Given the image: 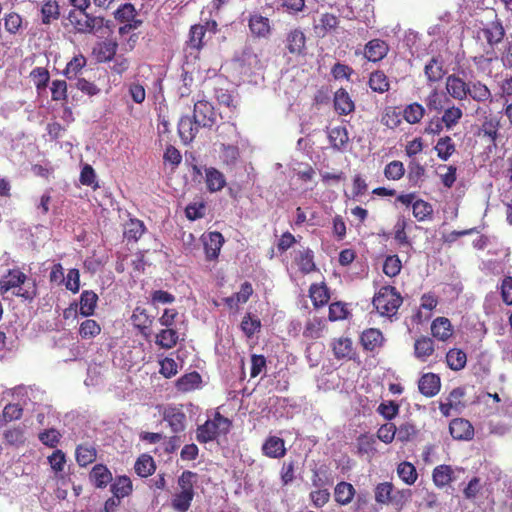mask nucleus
<instances>
[{"mask_svg":"<svg viewBox=\"0 0 512 512\" xmlns=\"http://www.w3.org/2000/svg\"><path fill=\"white\" fill-rule=\"evenodd\" d=\"M328 139L333 149L343 150L349 141L348 131L345 127H334L328 132Z\"/></svg>","mask_w":512,"mask_h":512,"instance_id":"393cba45","label":"nucleus"},{"mask_svg":"<svg viewBox=\"0 0 512 512\" xmlns=\"http://www.w3.org/2000/svg\"><path fill=\"white\" fill-rule=\"evenodd\" d=\"M432 335L441 340L445 341L452 336L453 330L449 319L445 317L436 318L431 325Z\"/></svg>","mask_w":512,"mask_h":512,"instance_id":"5701e85b","label":"nucleus"},{"mask_svg":"<svg viewBox=\"0 0 512 512\" xmlns=\"http://www.w3.org/2000/svg\"><path fill=\"white\" fill-rule=\"evenodd\" d=\"M451 436L456 440H469L474 435V429L468 420L457 418L450 422Z\"/></svg>","mask_w":512,"mask_h":512,"instance_id":"9b49d317","label":"nucleus"},{"mask_svg":"<svg viewBox=\"0 0 512 512\" xmlns=\"http://www.w3.org/2000/svg\"><path fill=\"white\" fill-rule=\"evenodd\" d=\"M195 473L184 471L178 478L179 491L172 499V507L177 512H186L194 498L193 478Z\"/></svg>","mask_w":512,"mask_h":512,"instance_id":"f03ea898","label":"nucleus"},{"mask_svg":"<svg viewBox=\"0 0 512 512\" xmlns=\"http://www.w3.org/2000/svg\"><path fill=\"white\" fill-rule=\"evenodd\" d=\"M264 455L270 458H280L285 455L284 440L279 437H269L262 446Z\"/></svg>","mask_w":512,"mask_h":512,"instance_id":"412c9836","label":"nucleus"},{"mask_svg":"<svg viewBox=\"0 0 512 512\" xmlns=\"http://www.w3.org/2000/svg\"><path fill=\"white\" fill-rule=\"evenodd\" d=\"M239 155V149L236 145L224 143L221 144L220 157L225 165H235L238 161Z\"/></svg>","mask_w":512,"mask_h":512,"instance_id":"8fccbe9b","label":"nucleus"},{"mask_svg":"<svg viewBox=\"0 0 512 512\" xmlns=\"http://www.w3.org/2000/svg\"><path fill=\"white\" fill-rule=\"evenodd\" d=\"M145 231V226L138 219H131L125 226L124 236L128 240L137 241Z\"/></svg>","mask_w":512,"mask_h":512,"instance_id":"864d4df0","label":"nucleus"},{"mask_svg":"<svg viewBox=\"0 0 512 512\" xmlns=\"http://www.w3.org/2000/svg\"><path fill=\"white\" fill-rule=\"evenodd\" d=\"M268 7L277 11L284 10L288 14L295 15L303 11L305 0H275Z\"/></svg>","mask_w":512,"mask_h":512,"instance_id":"a878e982","label":"nucleus"},{"mask_svg":"<svg viewBox=\"0 0 512 512\" xmlns=\"http://www.w3.org/2000/svg\"><path fill=\"white\" fill-rule=\"evenodd\" d=\"M205 182L209 192L221 191L226 186L224 174L214 167L205 169Z\"/></svg>","mask_w":512,"mask_h":512,"instance_id":"dca6fc26","label":"nucleus"},{"mask_svg":"<svg viewBox=\"0 0 512 512\" xmlns=\"http://www.w3.org/2000/svg\"><path fill=\"white\" fill-rule=\"evenodd\" d=\"M224 243V238L220 232H210L203 237L204 250L207 260H215L219 256V252Z\"/></svg>","mask_w":512,"mask_h":512,"instance_id":"9d476101","label":"nucleus"},{"mask_svg":"<svg viewBox=\"0 0 512 512\" xmlns=\"http://www.w3.org/2000/svg\"><path fill=\"white\" fill-rule=\"evenodd\" d=\"M401 304L402 297L392 286L382 287L373 298V305L382 316L394 315Z\"/></svg>","mask_w":512,"mask_h":512,"instance_id":"7ed1b4c3","label":"nucleus"},{"mask_svg":"<svg viewBox=\"0 0 512 512\" xmlns=\"http://www.w3.org/2000/svg\"><path fill=\"white\" fill-rule=\"evenodd\" d=\"M68 19L77 32L85 34L96 33L109 23L103 17L88 14L86 11H70Z\"/></svg>","mask_w":512,"mask_h":512,"instance_id":"20e7f679","label":"nucleus"},{"mask_svg":"<svg viewBox=\"0 0 512 512\" xmlns=\"http://www.w3.org/2000/svg\"><path fill=\"white\" fill-rule=\"evenodd\" d=\"M85 65L86 58L83 55H77L68 62L64 74L68 79L76 78Z\"/></svg>","mask_w":512,"mask_h":512,"instance_id":"6e6d98bb","label":"nucleus"},{"mask_svg":"<svg viewBox=\"0 0 512 512\" xmlns=\"http://www.w3.org/2000/svg\"><path fill=\"white\" fill-rule=\"evenodd\" d=\"M424 114L425 108L417 102L407 105L403 110V117L409 124L419 123Z\"/></svg>","mask_w":512,"mask_h":512,"instance_id":"ea45409f","label":"nucleus"},{"mask_svg":"<svg viewBox=\"0 0 512 512\" xmlns=\"http://www.w3.org/2000/svg\"><path fill=\"white\" fill-rule=\"evenodd\" d=\"M98 301V295L92 290H84L79 301V311L82 316L88 317L94 314Z\"/></svg>","mask_w":512,"mask_h":512,"instance_id":"4be33fe9","label":"nucleus"},{"mask_svg":"<svg viewBox=\"0 0 512 512\" xmlns=\"http://www.w3.org/2000/svg\"><path fill=\"white\" fill-rule=\"evenodd\" d=\"M59 6L54 1H47L42 5L41 15L44 24H50L59 17Z\"/></svg>","mask_w":512,"mask_h":512,"instance_id":"13d9d810","label":"nucleus"},{"mask_svg":"<svg viewBox=\"0 0 512 512\" xmlns=\"http://www.w3.org/2000/svg\"><path fill=\"white\" fill-rule=\"evenodd\" d=\"M324 327V320L314 317L306 323L303 335L307 338L317 339L321 336Z\"/></svg>","mask_w":512,"mask_h":512,"instance_id":"5fc2aeb1","label":"nucleus"},{"mask_svg":"<svg viewBox=\"0 0 512 512\" xmlns=\"http://www.w3.org/2000/svg\"><path fill=\"white\" fill-rule=\"evenodd\" d=\"M469 84L458 75L451 74L446 78V90L450 97L455 100L463 101L467 99L469 93Z\"/></svg>","mask_w":512,"mask_h":512,"instance_id":"0eeeda50","label":"nucleus"},{"mask_svg":"<svg viewBox=\"0 0 512 512\" xmlns=\"http://www.w3.org/2000/svg\"><path fill=\"white\" fill-rule=\"evenodd\" d=\"M231 427V421L222 416L219 412L214 414L213 419H208L197 428L196 439L200 443H208L217 439L221 434H227Z\"/></svg>","mask_w":512,"mask_h":512,"instance_id":"f257e3e1","label":"nucleus"},{"mask_svg":"<svg viewBox=\"0 0 512 512\" xmlns=\"http://www.w3.org/2000/svg\"><path fill=\"white\" fill-rule=\"evenodd\" d=\"M131 320L136 328H138L142 333L151 326L152 319L147 314L146 310L141 307H136L131 316Z\"/></svg>","mask_w":512,"mask_h":512,"instance_id":"c03bdc74","label":"nucleus"},{"mask_svg":"<svg viewBox=\"0 0 512 512\" xmlns=\"http://www.w3.org/2000/svg\"><path fill=\"white\" fill-rule=\"evenodd\" d=\"M462 116V109L458 106L452 105L444 109L441 120L444 123L446 129L450 130L459 123Z\"/></svg>","mask_w":512,"mask_h":512,"instance_id":"f704fd0d","label":"nucleus"},{"mask_svg":"<svg viewBox=\"0 0 512 512\" xmlns=\"http://www.w3.org/2000/svg\"><path fill=\"white\" fill-rule=\"evenodd\" d=\"M401 261L397 255L388 256L383 264V272L389 277L397 276L401 271Z\"/></svg>","mask_w":512,"mask_h":512,"instance_id":"e2e57ef3","label":"nucleus"},{"mask_svg":"<svg viewBox=\"0 0 512 512\" xmlns=\"http://www.w3.org/2000/svg\"><path fill=\"white\" fill-rule=\"evenodd\" d=\"M446 362L450 369L454 371H459L463 369L466 365V353L460 349H450L446 355Z\"/></svg>","mask_w":512,"mask_h":512,"instance_id":"473e14b6","label":"nucleus"},{"mask_svg":"<svg viewBox=\"0 0 512 512\" xmlns=\"http://www.w3.org/2000/svg\"><path fill=\"white\" fill-rule=\"evenodd\" d=\"M339 24L338 18L330 13H324L320 16L318 23L315 25L317 33L325 35L335 29Z\"/></svg>","mask_w":512,"mask_h":512,"instance_id":"a19ab883","label":"nucleus"},{"mask_svg":"<svg viewBox=\"0 0 512 512\" xmlns=\"http://www.w3.org/2000/svg\"><path fill=\"white\" fill-rule=\"evenodd\" d=\"M397 474L407 485H412L417 480V471L410 462H402L398 465Z\"/></svg>","mask_w":512,"mask_h":512,"instance_id":"de8ad7c7","label":"nucleus"},{"mask_svg":"<svg viewBox=\"0 0 512 512\" xmlns=\"http://www.w3.org/2000/svg\"><path fill=\"white\" fill-rule=\"evenodd\" d=\"M389 46L381 39H372L366 43L364 57L371 62L381 61L388 54Z\"/></svg>","mask_w":512,"mask_h":512,"instance_id":"6e6552de","label":"nucleus"},{"mask_svg":"<svg viewBox=\"0 0 512 512\" xmlns=\"http://www.w3.org/2000/svg\"><path fill=\"white\" fill-rule=\"evenodd\" d=\"M334 356L337 359L351 358L353 353L352 341L346 337L334 339L332 342Z\"/></svg>","mask_w":512,"mask_h":512,"instance_id":"c85d7f7f","label":"nucleus"},{"mask_svg":"<svg viewBox=\"0 0 512 512\" xmlns=\"http://www.w3.org/2000/svg\"><path fill=\"white\" fill-rule=\"evenodd\" d=\"M424 73L429 82H437L441 80L446 73L443 59L441 57H432L425 64Z\"/></svg>","mask_w":512,"mask_h":512,"instance_id":"6ab92c4d","label":"nucleus"},{"mask_svg":"<svg viewBox=\"0 0 512 512\" xmlns=\"http://www.w3.org/2000/svg\"><path fill=\"white\" fill-rule=\"evenodd\" d=\"M468 97L479 103H491L493 100L490 89L480 81H470Z\"/></svg>","mask_w":512,"mask_h":512,"instance_id":"a211bd4d","label":"nucleus"},{"mask_svg":"<svg viewBox=\"0 0 512 512\" xmlns=\"http://www.w3.org/2000/svg\"><path fill=\"white\" fill-rule=\"evenodd\" d=\"M117 43L113 40L104 41L99 48L98 58L101 61H110L116 54Z\"/></svg>","mask_w":512,"mask_h":512,"instance_id":"338daca9","label":"nucleus"},{"mask_svg":"<svg viewBox=\"0 0 512 512\" xmlns=\"http://www.w3.org/2000/svg\"><path fill=\"white\" fill-rule=\"evenodd\" d=\"M201 376L197 372L183 375L176 381V388L181 392H189L199 387Z\"/></svg>","mask_w":512,"mask_h":512,"instance_id":"7c9ffc66","label":"nucleus"},{"mask_svg":"<svg viewBox=\"0 0 512 512\" xmlns=\"http://www.w3.org/2000/svg\"><path fill=\"white\" fill-rule=\"evenodd\" d=\"M101 332L100 325L93 319H86L80 324L79 334L83 339H91Z\"/></svg>","mask_w":512,"mask_h":512,"instance_id":"4d7b16f0","label":"nucleus"},{"mask_svg":"<svg viewBox=\"0 0 512 512\" xmlns=\"http://www.w3.org/2000/svg\"><path fill=\"white\" fill-rule=\"evenodd\" d=\"M31 78L38 91L43 90L47 87L49 81V72L42 67L34 68L30 73Z\"/></svg>","mask_w":512,"mask_h":512,"instance_id":"052dcab7","label":"nucleus"},{"mask_svg":"<svg viewBox=\"0 0 512 512\" xmlns=\"http://www.w3.org/2000/svg\"><path fill=\"white\" fill-rule=\"evenodd\" d=\"M381 123L390 129H394L401 124L400 112L394 108H387L381 118Z\"/></svg>","mask_w":512,"mask_h":512,"instance_id":"774afa93","label":"nucleus"},{"mask_svg":"<svg viewBox=\"0 0 512 512\" xmlns=\"http://www.w3.org/2000/svg\"><path fill=\"white\" fill-rule=\"evenodd\" d=\"M414 349L416 357L425 361L434 352L433 341L430 338L422 337L416 340Z\"/></svg>","mask_w":512,"mask_h":512,"instance_id":"49530a36","label":"nucleus"},{"mask_svg":"<svg viewBox=\"0 0 512 512\" xmlns=\"http://www.w3.org/2000/svg\"><path fill=\"white\" fill-rule=\"evenodd\" d=\"M96 452L93 447L80 445L76 449V460L80 466H86L95 460Z\"/></svg>","mask_w":512,"mask_h":512,"instance_id":"bf43d9fd","label":"nucleus"},{"mask_svg":"<svg viewBox=\"0 0 512 512\" xmlns=\"http://www.w3.org/2000/svg\"><path fill=\"white\" fill-rule=\"evenodd\" d=\"M405 172L404 165L400 161H392L386 165L384 175L389 180H399L403 177Z\"/></svg>","mask_w":512,"mask_h":512,"instance_id":"0e129e2a","label":"nucleus"},{"mask_svg":"<svg viewBox=\"0 0 512 512\" xmlns=\"http://www.w3.org/2000/svg\"><path fill=\"white\" fill-rule=\"evenodd\" d=\"M432 477L437 487H445L453 480V469L449 465H439L434 468Z\"/></svg>","mask_w":512,"mask_h":512,"instance_id":"c756f323","label":"nucleus"},{"mask_svg":"<svg viewBox=\"0 0 512 512\" xmlns=\"http://www.w3.org/2000/svg\"><path fill=\"white\" fill-rule=\"evenodd\" d=\"M435 150L437 152V156L441 160L446 161L455 152V145L451 137L445 136L438 140Z\"/></svg>","mask_w":512,"mask_h":512,"instance_id":"a18cd8bd","label":"nucleus"},{"mask_svg":"<svg viewBox=\"0 0 512 512\" xmlns=\"http://www.w3.org/2000/svg\"><path fill=\"white\" fill-rule=\"evenodd\" d=\"M482 33L487 43L490 46H494L503 40L505 36V29L502 22L499 19H496L483 28Z\"/></svg>","mask_w":512,"mask_h":512,"instance_id":"2eb2a0df","label":"nucleus"},{"mask_svg":"<svg viewBox=\"0 0 512 512\" xmlns=\"http://www.w3.org/2000/svg\"><path fill=\"white\" fill-rule=\"evenodd\" d=\"M111 492L116 498L122 499L132 492V482L127 476H119L111 485Z\"/></svg>","mask_w":512,"mask_h":512,"instance_id":"2f4dec72","label":"nucleus"},{"mask_svg":"<svg viewBox=\"0 0 512 512\" xmlns=\"http://www.w3.org/2000/svg\"><path fill=\"white\" fill-rule=\"evenodd\" d=\"M250 32L257 38H267L271 34L270 19L260 14H253L248 23Z\"/></svg>","mask_w":512,"mask_h":512,"instance_id":"1a4fd4ad","label":"nucleus"},{"mask_svg":"<svg viewBox=\"0 0 512 512\" xmlns=\"http://www.w3.org/2000/svg\"><path fill=\"white\" fill-rule=\"evenodd\" d=\"M179 339L177 331L173 329H163L156 335V344L162 348L170 349L174 347Z\"/></svg>","mask_w":512,"mask_h":512,"instance_id":"79ce46f5","label":"nucleus"},{"mask_svg":"<svg viewBox=\"0 0 512 512\" xmlns=\"http://www.w3.org/2000/svg\"><path fill=\"white\" fill-rule=\"evenodd\" d=\"M310 298L315 307H322L329 301L328 289L324 284H313L309 290Z\"/></svg>","mask_w":512,"mask_h":512,"instance_id":"72a5a7b5","label":"nucleus"},{"mask_svg":"<svg viewBox=\"0 0 512 512\" xmlns=\"http://www.w3.org/2000/svg\"><path fill=\"white\" fill-rule=\"evenodd\" d=\"M334 108L340 115H347L354 110V102L345 89L341 88L335 92Z\"/></svg>","mask_w":512,"mask_h":512,"instance_id":"aec40b11","label":"nucleus"},{"mask_svg":"<svg viewBox=\"0 0 512 512\" xmlns=\"http://www.w3.org/2000/svg\"><path fill=\"white\" fill-rule=\"evenodd\" d=\"M369 87L378 93H384L389 90V81L387 76L382 71H374L370 74L369 77Z\"/></svg>","mask_w":512,"mask_h":512,"instance_id":"e433bc0d","label":"nucleus"},{"mask_svg":"<svg viewBox=\"0 0 512 512\" xmlns=\"http://www.w3.org/2000/svg\"><path fill=\"white\" fill-rule=\"evenodd\" d=\"M215 97L220 105H224L231 110H235L239 105V97L223 88L215 89Z\"/></svg>","mask_w":512,"mask_h":512,"instance_id":"58836bf2","label":"nucleus"},{"mask_svg":"<svg viewBox=\"0 0 512 512\" xmlns=\"http://www.w3.org/2000/svg\"><path fill=\"white\" fill-rule=\"evenodd\" d=\"M296 263L303 273H310L315 270V263L313 261V252L310 249L299 251L296 258Z\"/></svg>","mask_w":512,"mask_h":512,"instance_id":"37998d69","label":"nucleus"},{"mask_svg":"<svg viewBox=\"0 0 512 512\" xmlns=\"http://www.w3.org/2000/svg\"><path fill=\"white\" fill-rule=\"evenodd\" d=\"M355 495V489L352 484L340 482L334 490L335 501L341 505L349 504Z\"/></svg>","mask_w":512,"mask_h":512,"instance_id":"cd10ccee","label":"nucleus"},{"mask_svg":"<svg viewBox=\"0 0 512 512\" xmlns=\"http://www.w3.org/2000/svg\"><path fill=\"white\" fill-rule=\"evenodd\" d=\"M200 128L193 116H183L178 123V133L185 144L190 143L196 137Z\"/></svg>","mask_w":512,"mask_h":512,"instance_id":"f8f14e48","label":"nucleus"},{"mask_svg":"<svg viewBox=\"0 0 512 512\" xmlns=\"http://www.w3.org/2000/svg\"><path fill=\"white\" fill-rule=\"evenodd\" d=\"M441 387L440 377L434 373L424 374L418 383L419 391L426 397H433Z\"/></svg>","mask_w":512,"mask_h":512,"instance_id":"ddd939ff","label":"nucleus"},{"mask_svg":"<svg viewBox=\"0 0 512 512\" xmlns=\"http://www.w3.org/2000/svg\"><path fill=\"white\" fill-rule=\"evenodd\" d=\"M393 490L391 482L379 483L375 488V501L379 504H389L392 501Z\"/></svg>","mask_w":512,"mask_h":512,"instance_id":"3c124183","label":"nucleus"},{"mask_svg":"<svg viewBox=\"0 0 512 512\" xmlns=\"http://www.w3.org/2000/svg\"><path fill=\"white\" fill-rule=\"evenodd\" d=\"M446 102H450L443 93L433 89L425 99V104L430 111L440 112L444 109Z\"/></svg>","mask_w":512,"mask_h":512,"instance_id":"c9c22d12","label":"nucleus"},{"mask_svg":"<svg viewBox=\"0 0 512 512\" xmlns=\"http://www.w3.org/2000/svg\"><path fill=\"white\" fill-rule=\"evenodd\" d=\"M115 18L121 22L131 23L135 20L136 11L132 4L125 3L121 5L114 13Z\"/></svg>","mask_w":512,"mask_h":512,"instance_id":"680f3d73","label":"nucleus"},{"mask_svg":"<svg viewBox=\"0 0 512 512\" xmlns=\"http://www.w3.org/2000/svg\"><path fill=\"white\" fill-rule=\"evenodd\" d=\"M161 415L173 433L177 434L186 429L187 419L182 406L167 405Z\"/></svg>","mask_w":512,"mask_h":512,"instance_id":"423d86ee","label":"nucleus"},{"mask_svg":"<svg viewBox=\"0 0 512 512\" xmlns=\"http://www.w3.org/2000/svg\"><path fill=\"white\" fill-rule=\"evenodd\" d=\"M306 37L302 30L293 29L287 34L286 48L289 53L301 55L305 50Z\"/></svg>","mask_w":512,"mask_h":512,"instance_id":"4468645a","label":"nucleus"},{"mask_svg":"<svg viewBox=\"0 0 512 512\" xmlns=\"http://www.w3.org/2000/svg\"><path fill=\"white\" fill-rule=\"evenodd\" d=\"M193 119L201 128H212L217 123V113L213 105L206 100L194 104Z\"/></svg>","mask_w":512,"mask_h":512,"instance_id":"39448f33","label":"nucleus"},{"mask_svg":"<svg viewBox=\"0 0 512 512\" xmlns=\"http://www.w3.org/2000/svg\"><path fill=\"white\" fill-rule=\"evenodd\" d=\"M155 462L150 455L143 454L141 455L134 466L135 472L140 477H148L155 471Z\"/></svg>","mask_w":512,"mask_h":512,"instance_id":"4c0bfd02","label":"nucleus"},{"mask_svg":"<svg viewBox=\"0 0 512 512\" xmlns=\"http://www.w3.org/2000/svg\"><path fill=\"white\" fill-rule=\"evenodd\" d=\"M205 36V27L203 25H194L190 29L189 45L194 49H200L203 46Z\"/></svg>","mask_w":512,"mask_h":512,"instance_id":"69168bd1","label":"nucleus"},{"mask_svg":"<svg viewBox=\"0 0 512 512\" xmlns=\"http://www.w3.org/2000/svg\"><path fill=\"white\" fill-rule=\"evenodd\" d=\"M361 343L366 350L374 351L382 345L383 335L378 329H367L361 335Z\"/></svg>","mask_w":512,"mask_h":512,"instance_id":"b1692460","label":"nucleus"},{"mask_svg":"<svg viewBox=\"0 0 512 512\" xmlns=\"http://www.w3.org/2000/svg\"><path fill=\"white\" fill-rule=\"evenodd\" d=\"M240 327L243 333L248 338H251L256 332L260 330L261 321L259 318L248 313L243 317Z\"/></svg>","mask_w":512,"mask_h":512,"instance_id":"603ef678","label":"nucleus"},{"mask_svg":"<svg viewBox=\"0 0 512 512\" xmlns=\"http://www.w3.org/2000/svg\"><path fill=\"white\" fill-rule=\"evenodd\" d=\"M90 479L97 488H104L112 481V474L104 465H95L90 473Z\"/></svg>","mask_w":512,"mask_h":512,"instance_id":"bb28decb","label":"nucleus"},{"mask_svg":"<svg viewBox=\"0 0 512 512\" xmlns=\"http://www.w3.org/2000/svg\"><path fill=\"white\" fill-rule=\"evenodd\" d=\"M26 280V275L20 270L13 269L0 280V294H4L13 288L20 287Z\"/></svg>","mask_w":512,"mask_h":512,"instance_id":"f3484780","label":"nucleus"},{"mask_svg":"<svg viewBox=\"0 0 512 512\" xmlns=\"http://www.w3.org/2000/svg\"><path fill=\"white\" fill-rule=\"evenodd\" d=\"M413 215L418 221H425L431 219L433 214V207L430 203L418 199L413 203Z\"/></svg>","mask_w":512,"mask_h":512,"instance_id":"09e8293b","label":"nucleus"}]
</instances>
